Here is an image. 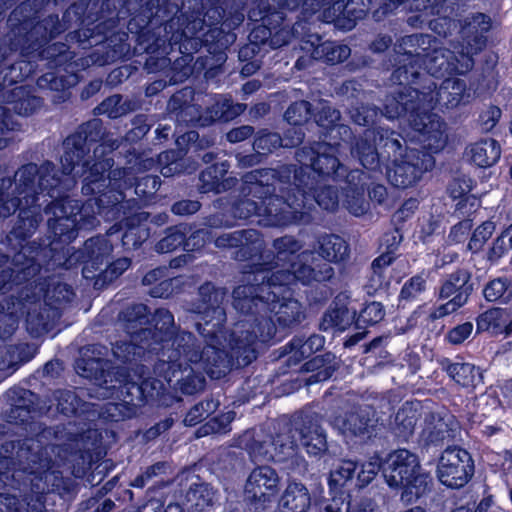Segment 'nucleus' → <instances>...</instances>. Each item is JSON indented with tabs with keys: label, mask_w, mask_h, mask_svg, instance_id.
I'll list each match as a JSON object with an SVG mask.
<instances>
[{
	"label": "nucleus",
	"mask_w": 512,
	"mask_h": 512,
	"mask_svg": "<svg viewBox=\"0 0 512 512\" xmlns=\"http://www.w3.org/2000/svg\"><path fill=\"white\" fill-rule=\"evenodd\" d=\"M459 430V423L449 413L429 412L424 419L423 440L427 445L442 446L453 441Z\"/></svg>",
	"instance_id": "20"
},
{
	"label": "nucleus",
	"mask_w": 512,
	"mask_h": 512,
	"mask_svg": "<svg viewBox=\"0 0 512 512\" xmlns=\"http://www.w3.org/2000/svg\"><path fill=\"white\" fill-rule=\"evenodd\" d=\"M119 389H120L121 395L124 396V398L126 399L125 401H128L129 403H134L135 401H137V402L145 401L141 381L135 382V381L129 380V374L127 371H126V380L123 382L117 383V387L115 388V391L119 390Z\"/></svg>",
	"instance_id": "61"
},
{
	"label": "nucleus",
	"mask_w": 512,
	"mask_h": 512,
	"mask_svg": "<svg viewBox=\"0 0 512 512\" xmlns=\"http://www.w3.org/2000/svg\"><path fill=\"white\" fill-rule=\"evenodd\" d=\"M386 132L389 137H398L394 131L381 129L377 132L367 129L352 148V155L357 157L360 163L369 170H375L380 162L390 160L391 149L384 148Z\"/></svg>",
	"instance_id": "19"
},
{
	"label": "nucleus",
	"mask_w": 512,
	"mask_h": 512,
	"mask_svg": "<svg viewBox=\"0 0 512 512\" xmlns=\"http://www.w3.org/2000/svg\"><path fill=\"white\" fill-rule=\"evenodd\" d=\"M145 347L137 345L133 342H117L112 347L114 358L121 363H128L140 358L144 352Z\"/></svg>",
	"instance_id": "52"
},
{
	"label": "nucleus",
	"mask_w": 512,
	"mask_h": 512,
	"mask_svg": "<svg viewBox=\"0 0 512 512\" xmlns=\"http://www.w3.org/2000/svg\"><path fill=\"white\" fill-rule=\"evenodd\" d=\"M177 333L179 331L175 322H156L154 329L149 327L140 328L137 338L146 342L152 340L154 343L173 342Z\"/></svg>",
	"instance_id": "44"
},
{
	"label": "nucleus",
	"mask_w": 512,
	"mask_h": 512,
	"mask_svg": "<svg viewBox=\"0 0 512 512\" xmlns=\"http://www.w3.org/2000/svg\"><path fill=\"white\" fill-rule=\"evenodd\" d=\"M26 292L22 291L20 295V299L17 302H10L9 300H5L4 302H0V318L6 316H14L17 311L20 310L22 313L27 309L28 314H30L29 305H35L38 301L43 298L45 309L53 310L51 315L47 314L46 316L41 314L40 318L43 320L44 318H55L60 315L57 313L58 310L62 309L67 303H69L73 297L74 293L72 289L65 283H53L51 287L44 291L43 284H36L33 288V292L31 294L28 293L30 289L25 287Z\"/></svg>",
	"instance_id": "11"
},
{
	"label": "nucleus",
	"mask_w": 512,
	"mask_h": 512,
	"mask_svg": "<svg viewBox=\"0 0 512 512\" xmlns=\"http://www.w3.org/2000/svg\"><path fill=\"white\" fill-rule=\"evenodd\" d=\"M24 252H19L14 256L15 269H5L0 273V292L9 290L13 284H21L34 277L39 271L40 266L33 259H26L22 262Z\"/></svg>",
	"instance_id": "30"
},
{
	"label": "nucleus",
	"mask_w": 512,
	"mask_h": 512,
	"mask_svg": "<svg viewBox=\"0 0 512 512\" xmlns=\"http://www.w3.org/2000/svg\"><path fill=\"white\" fill-rule=\"evenodd\" d=\"M312 496L308 487L300 481H289L278 503L279 512H308Z\"/></svg>",
	"instance_id": "27"
},
{
	"label": "nucleus",
	"mask_w": 512,
	"mask_h": 512,
	"mask_svg": "<svg viewBox=\"0 0 512 512\" xmlns=\"http://www.w3.org/2000/svg\"><path fill=\"white\" fill-rule=\"evenodd\" d=\"M214 237L215 245L219 248L241 246L242 250H260L263 246L259 233L253 229L225 232L217 236L212 235L211 238Z\"/></svg>",
	"instance_id": "34"
},
{
	"label": "nucleus",
	"mask_w": 512,
	"mask_h": 512,
	"mask_svg": "<svg viewBox=\"0 0 512 512\" xmlns=\"http://www.w3.org/2000/svg\"><path fill=\"white\" fill-rule=\"evenodd\" d=\"M149 236L148 230L143 225H131L122 236L123 246L127 249L136 248Z\"/></svg>",
	"instance_id": "64"
},
{
	"label": "nucleus",
	"mask_w": 512,
	"mask_h": 512,
	"mask_svg": "<svg viewBox=\"0 0 512 512\" xmlns=\"http://www.w3.org/2000/svg\"><path fill=\"white\" fill-rule=\"evenodd\" d=\"M340 118L339 111L333 109L327 102H320L318 112L315 115L316 123L328 130L329 142H320V144H330L335 148V156L340 153L341 144L337 142V138L340 137L343 141L350 138V128L346 125L337 124ZM319 143H316L310 148H317Z\"/></svg>",
	"instance_id": "22"
},
{
	"label": "nucleus",
	"mask_w": 512,
	"mask_h": 512,
	"mask_svg": "<svg viewBox=\"0 0 512 512\" xmlns=\"http://www.w3.org/2000/svg\"><path fill=\"white\" fill-rule=\"evenodd\" d=\"M112 251V245L104 236H97L87 240L83 250L79 255L74 256L75 259L86 263L83 268V276L85 278H93L90 275L91 269L97 270Z\"/></svg>",
	"instance_id": "26"
},
{
	"label": "nucleus",
	"mask_w": 512,
	"mask_h": 512,
	"mask_svg": "<svg viewBox=\"0 0 512 512\" xmlns=\"http://www.w3.org/2000/svg\"><path fill=\"white\" fill-rule=\"evenodd\" d=\"M416 421V412L409 406H403L390 422V428L395 437L407 441L414 433Z\"/></svg>",
	"instance_id": "41"
},
{
	"label": "nucleus",
	"mask_w": 512,
	"mask_h": 512,
	"mask_svg": "<svg viewBox=\"0 0 512 512\" xmlns=\"http://www.w3.org/2000/svg\"><path fill=\"white\" fill-rule=\"evenodd\" d=\"M95 433L86 423L69 421L53 427L43 428L38 437L52 443L42 447L41 441L34 438L22 440H5L1 445V453L11 455L16 453L19 469L35 476L31 480L32 491L21 499L29 512H43L46 497L49 492L69 490L68 483L54 469L55 465L66 460L67 456L75 450H80L79 444L85 446L86 438Z\"/></svg>",
	"instance_id": "3"
},
{
	"label": "nucleus",
	"mask_w": 512,
	"mask_h": 512,
	"mask_svg": "<svg viewBox=\"0 0 512 512\" xmlns=\"http://www.w3.org/2000/svg\"><path fill=\"white\" fill-rule=\"evenodd\" d=\"M318 512H373L365 503H352L347 498L335 497L325 503Z\"/></svg>",
	"instance_id": "50"
},
{
	"label": "nucleus",
	"mask_w": 512,
	"mask_h": 512,
	"mask_svg": "<svg viewBox=\"0 0 512 512\" xmlns=\"http://www.w3.org/2000/svg\"><path fill=\"white\" fill-rule=\"evenodd\" d=\"M279 170H255L243 177L242 193L245 198L233 206L234 217L247 219L257 217L264 226H287L293 224L300 213L299 203L291 204L285 198L284 186L278 182Z\"/></svg>",
	"instance_id": "6"
},
{
	"label": "nucleus",
	"mask_w": 512,
	"mask_h": 512,
	"mask_svg": "<svg viewBox=\"0 0 512 512\" xmlns=\"http://www.w3.org/2000/svg\"><path fill=\"white\" fill-rule=\"evenodd\" d=\"M436 474L443 485L452 489L462 488L474 475V461L465 449L448 446L438 459Z\"/></svg>",
	"instance_id": "14"
},
{
	"label": "nucleus",
	"mask_w": 512,
	"mask_h": 512,
	"mask_svg": "<svg viewBox=\"0 0 512 512\" xmlns=\"http://www.w3.org/2000/svg\"><path fill=\"white\" fill-rule=\"evenodd\" d=\"M61 165L65 178L61 179L52 163L40 167L30 163L19 168L14 180H0V221L8 218L19 208L18 220L11 236L19 239L31 237L42 220L39 195L53 199L45 212L48 228L53 233L52 244L56 241L70 242L76 231L92 229L99 224L97 215L106 208L114 207L123 199V190L135 184L137 195L156 192L158 178L145 176L136 181L133 168L111 169L113 160L102 157L106 147L101 144L94 149V162L85 159L90 147L83 133H75L64 141Z\"/></svg>",
	"instance_id": "1"
},
{
	"label": "nucleus",
	"mask_w": 512,
	"mask_h": 512,
	"mask_svg": "<svg viewBox=\"0 0 512 512\" xmlns=\"http://www.w3.org/2000/svg\"><path fill=\"white\" fill-rule=\"evenodd\" d=\"M173 350L168 356L169 362L184 361L199 363L202 359L204 348L197 338L187 331H180L172 343Z\"/></svg>",
	"instance_id": "29"
},
{
	"label": "nucleus",
	"mask_w": 512,
	"mask_h": 512,
	"mask_svg": "<svg viewBox=\"0 0 512 512\" xmlns=\"http://www.w3.org/2000/svg\"><path fill=\"white\" fill-rule=\"evenodd\" d=\"M281 477L268 465L255 467L248 475L243 488V502L253 512L270 508L281 490Z\"/></svg>",
	"instance_id": "12"
},
{
	"label": "nucleus",
	"mask_w": 512,
	"mask_h": 512,
	"mask_svg": "<svg viewBox=\"0 0 512 512\" xmlns=\"http://www.w3.org/2000/svg\"><path fill=\"white\" fill-rule=\"evenodd\" d=\"M401 55L399 66L393 72V80L416 83L421 78L440 77L451 73H466L473 67V58L458 45L453 50L439 47L438 41L430 35H409L396 46Z\"/></svg>",
	"instance_id": "5"
},
{
	"label": "nucleus",
	"mask_w": 512,
	"mask_h": 512,
	"mask_svg": "<svg viewBox=\"0 0 512 512\" xmlns=\"http://www.w3.org/2000/svg\"><path fill=\"white\" fill-rule=\"evenodd\" d=\"M138 413V404L122 402H109L99 410V416L111 422H119L135 417Z\"/></svg>",
	"instance_id": "43"
},
{
	"label": "nucleus",
	"mask_w": 512,
	"mask_h": 512,
	"mask_svg": "<svg viewBox=\"0 0 512 512\" xmlns=\"http://www.w3.org/2000/svg\"><path fill=\"white\" fill-rule=\"evenodd\" d=\"M512 249V224L505 228L493 241L489 251L490 260H498Z\"/></svg>",
	"instance_id": "55"
},
{
	"label": "nucleus",
	"mask_w": 512,
	"mask_h": 512,
	"mask_svg": "<svg viewBox=\"0 0 512 512\" xmlns=\"http://www.w3.org/2000/svg\"><path fill=\"white\" fill-rule=\"evenodd\" d=\"M224 297L223 289H217L211 283H206L199 288V302L189 310L211 320H221L225 317V311L221 306Z\"/></svg>",
	"instance_id": "25"
},
{
	"label": "nucleus",
	"mask_w": 512,
	"mask_h": 512,
	"mask_svg": "<svg viewBox=\"0 0 512 512\" xmlns=\"http://www.w3.org/2000/svg\"><path fill=\"white\" fill-rule=\"evenodd\" d=\"M272 260L260 264L252 273H247L248 285L233 291V305L242 313H253L260 304L263 308L280 315L277 320L300 317V303L291 297L290 286L296 280L303 284L325 281L332 277L333 269L321 263L313 252L304 251L302 244L292 236L273 241Z\"/></svg>",
	"instance_id": "2"
},
{
	"label": "nucleus",
	"mask_w": 512,
	"mask_h": 512,
	"mask_svg": "<svg viewBox=\"0 0 512 512\" xmlns=\"http://www.w3.org/2000/svg\"><path fill=\"white\" fill-rule=\"evenodd\" d=\"M440 365L462 387H475L481 382V373L470 363H451L448 359H443L440 361Z\"/></svg>",
	"instance_id": "38"
},
{
	"label": "nucleus",
	"mask_w": 512,
	"mask_h": 512,
	"mask_svg": "<svg viewBox=\"0 0 512 512\" xmlns=\"http://www.w3.org/2000/svg\"><path fill=\"white\" fill-rule=\"evenodd\" d=\"M4 399L7 406H25L36 408L38 396L32 391L23 387L15 386L6 391Z\"/></svg>",
	"instance_id": "49"
},
{
	"label": "nucleus",
	"mask_w": 512,
	"mask_h": 512,
	"mask_svg": "<svg viewBox=\"0 0 512 512\" xmlns=\"http://www.w3.org/2000/svg\"><path fill=\"white\" fill-rule=\"evenodd\" d=\"M297 430L285 425L279 432L272 435V456L274 462H284L296 455L298 445L296 441Z\"/></svg>",
	"instance_id": "35"
},
{
	"label": "nucleus",
	"mask_w": 512,
	"mask_h": 512,
	"mask_svg": "<svg viewBox=\"0 0 512 512\" xmlns=\"http://www.w3.org/2000/svg\"><path fill=\"white\" fill-rule=\"evenodd\" d=\"M310 104L306 101L293 103L285 113V119L293 126H300L308 120Z\"/></svg>",
	"instance_id": "62"
},
{
	"label": "nucleus",
	"mask_w": 512,
	"mask_h": 512,
	"mask_svg": "<svg viewBox=\"0 0 512 512\" xmlns=\"http://www.w3.org/2000/svg\"><path fill=\"white\" fill-rule=\"evenodd\" d=\"M244 111V105L232 104L230 100L224 99L216 101L209 109V118L211 121H229Z\"/></svg>",
	"instance_id": "48"
},
{
	"label": "nucleus",
	"mask_w": 512,
	"mask_h": 512,
	"mask_svg": "<svg viewBox=\"0 0 512 512\" xmlns=\"http://www.w3.org/2000/svg\"><path fill=\"white\" fill-rule=\"evenodd\" d=\"M348 254L346 242L339 236L326 235L320 240V255L329 262H338Z\"/></svg>",
	"instance_id": "45"
},
{
	"label": "nucleus",
	"mask_w": 512,
	"mask_h": 512,
	"mask_svg": "<svg viewBox=\"0 0 512 512\" xmlns=\"http://www.w3.org/2000/svg\"><path fill=\"white\" fill-rule=\"evenodd\" d=\"M466 154L475 165L485 168L498 161L501 148L496 140L488 138L472 144Z\"/></svg>",
	"instance_id": "36"
},
{
	"label": "nucleus",
	"mask_w": 512,
	"mask_h": 512,
	"mask_svg": "<svg viewBox=\"0 0 512 512\" xmlns=\"http://www.w3.org/2000/svg\"><path fill=\"white\" fill-rule=\"evenodd\" d=\"M359 464L351 459H342L338 465L330 471L329 485L330 487H343L348 481L354 477L355 471Z\"/></svg>",
	"instance_id": "46"
},
{
	"label": "nucleus",
	"mask_w": 512,
	"mask_h": 512,
	"mask_svg": "<svg viewBox=\"0 0 512 512\" xmlns=\"http://www.w3.org/2000/svg\"><path fill=\"white\" fill-rule=\"evenodd\" d=\"M384 148L391 149L393 167L387 172L389 182L398 188H407L415 184L423 172L432 166L431 156L416 149H407L403 153L398 137H389L386 132Z\"/></svg>",
	"instance_id": "10"
},
{
	"label": "nucleus",
	"mask_w": 512,
	"mask_h": 512,
	"mask_svg": "<svg viewBox=\"0 0 512 512\" xmlns=\"http://www.w3.org/2000/svg\"><path fill=\"white\" fill-rule=\"evenodd\" d=\"M53 398L58 411L66 416L90 411V403L82 401L73 390L58 389L54 391Z\"/></svg>",
	"instance_id": "40"
},
{
	"label": "nucleus",
	"mask_w": 512,
	"mask_h": 512,
	"mask_svg": "<svg viewBox=\"0 0 512 512\" xmlns=\"http://www.w3.org/2000/svg\"><path fill=\"white\" fill-rule=\"evenodd\" d=\"M217 498V491L208 483H193L185 494V503L189 510L202 512L212 507Z\"/></svg>",
	"instance_id": "37"
},
{
	"label": "nucleus",
	"mask_w": 512,
	"mask_h": 512,
	"mask_svg": "<svg viewBox=\"0 0 512 512\" xmlns=\"http://www.w3.org/2000/svg\"><path fill=\"white\" fill-rule=\"evenodd\" d=\"M437 86L431 78H425V85L421 91L423 102V119L426 123H418L413 121V125L417 131L426 130L427 149L432 152L441 150L446 144L444 124L435 114L429 111L435 106L441 108L453 109L460 105H465L471 100V92L467 89L466 82L458 78L445 79L440 87Z\"/></svg>",
	"instance_id": "7"
},
{
	"label": "nucleus",
	"mask_w": 512,
	"mask_h": 512,
	"mask_svg": "<svg viewBox=\"0 0 512 512\" xmlns=\"http://www.w3.org/2000/svg\"><path fill=\"white\" fill-rule=\"evenodd\" d=\"M302 49L310 52L312 58L322 60L330 64L343 62L351 53V50L347 45L332 41L317 44L313 41H306Z\"/></svg>",
	"instance_id": "32"
},
{
	"label": "nucleus",
	"mask_w": 512,
	"mask_h": 512,
	"mask_svg": "<svg viewBox=\"0 0 512 512\" xmlns=\"http://www.w3.org/2000/svg\"><path fill=\"white\" fill-rule=\"evenodd\" d=\"M282 145V138L277 133L262 130L254 141V150L259 154H267Z\"/></svg>",
	"instance_id": "58"
},
{
	"label": "nucleus",
	"mask_w": 512,
	"mask_h": 512,
	"mask_svg": "<svg viewBox=\"0 0 512 512\" xmlns=\"http://www.w3.org/2000/svg\"><path fill=\"white\" fill-rule=\"evenodd\" d=\"M299 435L301 444L309 455L318 457L328 452L327 435L317 415L304 418Z\"/></svg>",
	"instance_id": "23"
},
{
	"label": "nucleus",
	"mask_w": 512,
	"mask_h": 512,
	"mask_svg": "<svg viewBox=\"0 0 512 512\" xmlns=\"http://www.w3.org/2000/svg\"><path fill=\"white\" fill-rule=\"evenodd\" d=\"M272 434L263 429L245 431L238 438V446L245 450L253 462L273 461Z\"/></svg>",
	"instance_id": "24"
},
{
	"label": "nucleus",
	"mask_w": 512,
	"mask_h": 512,
	"mask_svg": "<svg viewBox=\"0 0 512 512\" xmlns=\"http://www.w3.org/2000/svg\"><path fill=\"white\" fill-rule=\"evenodd\" d=\"M189 230L190 228L186 224L169 228L167 230V235L157 243V251L160 253H168L181 245L184 246V239Z\"/></svg>",
	"instance_id": "47"
},
{
	"label": "nucleus",
	"mask_w": 512,
	"mask_h": 512,
	"mask_svg": "<svg viewBox=\"0 0 512 512\" xmlns=\"http://www.w3.org/2000/svg\"><path fill=\"white\" fill-rule=\"evenodd\" d=\"M179 153L170 150L162 152L158 155L157 164L161 166V174L164 177H170L179 173L182 169V164L179 161Z\"/></svg>",
	"instance_id": "60"
},
{
	"label": "nucleus",
	"mask_w": 512,
	"mask_h": 512,
	"mask_svg": "<svg viewBox=\"0 0 512 512\" xmlns=\"http://www.w3.org/2000/svg\"><path fill=\"white\" fill-rule=\"evenodd\" d=\"M296 159L301 164L299 169L286 165L279 169L280 184L284 186L285 198L291 204L299 203V218L294 222L303 221L306 210L317 203L325 210H334L338 205V194L331 186L315 191L319 183L317 177H332L339 180L346 175V168L335 156V148L330 144H319L317 148H301L296 152Z\"/></svg>",
	"instance_id": "4"
},
{
	"label": "nucleus",
	"mask_w": 512,
	"mask_h": 512,
	"mask_svg": "<svg viewBox=\"0 0 512 512\" xmlns=\"http://www.w3.org/2000/svg\"><path fill=\"white\" fill-rule=\"evenodd\" d=\"M62 25L58 20L57 16H50L43 21V23L36 25L28 35V40H31L36 34H39L42 30H45V34L42 35L41 40L37 43L30 44L23 48V53L29 56L36 52L43 43H46L48 39L54 38L57 34L62 31Z\"/></svg>",
	"instance_id": "42"
},
{
	"label": "nucleus",
	"mask_w": 512,
	"mask_h": 512,
	"mask_svg": "<svg viewBox=\"0 0 512 512\" xmlns=\"http://www.w3.org/2000/svg\"><path fill=\"white\" fill-rule=\"evenodd\" d=\"M491 18L483 13H473L466 16L461 22V38L463 43L458 44L464 52L473 55L480 52L486 45V33L491 28Z\"/></svg>",
	"instance_id": "21"
},
{
	"label": "nucleus",
	"mask_w": 512,
	"mask_h": 512,
	"mask_svg": "<svg viewBox=\"0 0 512 512\" xmlns=\"http://www.w3.org/2000/svg\"><path fill=\"white\" fill-rule=\"evenodd\" d=\"M339 367L340 360L336 355L332 352H326L305 362L302 366V370L315 372L307 379V384H313L329 379Z\"/></svg>",
	"instance_id": "33"
},
{
	"label": "nucleus",
	"mask_w": 512,
	"mask_h": 512,
	"mask_svg": "<svg viewBox=\"0 0 512 512\" xmlns=\"http://www.w3.org/2000/svg\"><path fill=\"white\" fill-rule=\"evenodd\" d=\"M230 331L240 340L238 342L243 349L239 363L249 365L257 358L256 342L266 343L273 340L277 328L275 322H235Z\"/></svg>",
	"instance_id": "18"
},
{
	"label": "nucleus",
	"mask_w": 512,
	"mask_h": 512,
	"mask_svg": "<svg viewBox=\"0 0 512 512\" xmlns=\"http://www.w3.org/2000/svg\"><path fill=\"white\" fill-rule=\"evenodd\" d=\"M495 223L493 221H485L480 226H478L468 243V249L473 252L479 251L487 240L492 236L495 231Z\"/></svg>",
	"instance_id": "59"
},
{
	"label": "nucleus",
	"mask_w": 512,
	"mask_h": 512,
	"mask_svg": "<svg viewBox=\"0 0 512 512\" xmlns=\"http://www.w3.org/2000/svg\"><path fill=\"white\" fill-rule=\"evenodd\" d=\"M8 102L19 115H29L35 112L41 105L39 97L32 93L26 86H18L10 91Z\"/></svg>",
	"instance_id": "39"
},
{
	"label": "nucleus",
	"mask_w": 512,
	"mask_h": 512,
	"mask_svg": "<svg viewBox=\"0 0 512 512\" xmlns=\"http://www.w3.org/2000/svg\"><path fill=\"white\" fill-rule=\"evenodd\" d=\"M36 408H28L25 406H7L2 412L3 419L12 424H23L32 418V413Z\"/></svg>",
	"instance_id": "63"
},
{
	"label": "nucleus",
	"mask_w": 512,
	"mask_h": 512,
	"mask_svg": "<svg viewBox=\"0 0 512 512\" xmlns=\"http://www.w3.org/2000/svg\"><path fill=\"white\" fill-rule=\"evenodd\" d=\"M196 328L208 342L200 362L211 378L220 379L234 368L247 366L239 363L243 351L238 342L240 340L234 337L223 322H197Z\"/></svg>",
	"instance_id": "9"
},
{
	"label": "nucleus",
	"mask_w": 512,
	"mask_h": 512,
	"mask_svg": "<svg viewBox=\"0 0 512 512\" xmlns=\"http://www.w3.org/2000/svg\"><path fill=\"white\" fill-rule=\"evenodd\" d=\"M366 175L360 170H352L346 175V208L355 216L363 215L368 209L364 198Z\"/></svg>",
	"instance_id": "28"
},
{
	"label": "nucleus",
	"mask_w": 512,
	"mask_h": 512,
	"mask_svg": "<svg viewBox=\"0 0 512 512\" xmlns=\"http://www.w3.org/2000/svg\"><path fill=\"white\" fill-rule=\"evenodd\" d=\"M381 470L387 485L401 490L400 501L404 505L416 503L431 490V477L422 469L418 456L407 449L389 453Z\"/></svg>",
	"instance_id": "8"
},
{
	"label": "nucleus",
	"mask_w": 512,
	"mask_h": 512,
	"mask_svg": "<svg viewBox=\"0 0 512 512\" xmlns=\"http://www.w3.org/2000/svg\"><path fill=\"white\" fill-rule=\"evenodd\" d=\"M470 278V272L465 269H459L447 277L441 287L440 296L449 300L436 308L429 309L431 320L448 316L467 302L473 289Z\"/></svg>",
	"instance_id": "16"
},
{
	"label": "nucleus",
	"mask_w": 512,
	"mask_h": 512,
	"mask_svg": "<svg viewBox=\"0 0 512 512\" xmlns=\"http://www.w3.org/2000/svg\"><path fill=\"white\" fill-rule=\"evenodd\" d=\"M233 419L234 412H228L214 417L198 429L197 435L205 436L208 434L226 433L229 431V425Z\"/></svg>",
	"instance_id": "54"
},
{
	"label": "nucleus",
	"mask_w": 512,
	"mask_h": 512,
	"mask_svg": "<svg viewBox=\"0 0 512 512\" xmlns=\"http://www.w3.org/2000/svg\"><path fill=\"white\" fill-rule=\"evenodd\" d=\"M205 382V377L201 372H195L191 369L178 380V385L183 394L193 395L204 389Z\"/></svg>",
	"instance_id": "57"
},
{
	"label": "nucleus",
	"mask_w": 512,
	"mask_h": 512,
	"mask_svg": "<svg viewBox=\"0 0 512 512\" xmlns=\"http://www.w3.org/2000/svg\"><path fill=\"white\" fill-rule=\"evenodd\" d=\"M355 314V310L348 307V296L339 294L331 303L323 320H354Z\"/></svg>",
	"instance_id": "51"
},
{
	"label": "nucleus",
	"mask_w": 512,
	"mask_h": 512,
	"mask_svg": "<svg viewBox=\"0 0 512 512\" xmlns=\"http://www.w3.org/2000/svg\"><path fill=\"white\" fill-rule=\"evenodd\" d=\"M483 294L488 301L506 302L512 296V288L509 287L506 279L497 278L485 286Z\"/></svg>",
	"instance_id": "53"
},
{
	"label": "nucleus",
	"mask_w": 512,
	"mask_h": 512,
	"mask_svg": "<svg viewBox=\"0 0 512 512\" xmlns=\"http://www.w3.org/2000/svg\"><path fill=\"white\" fill-rule=\"evenodd\" d=\"M394 83H400L392 79ZM413 83H403L398 91L386 97L384 105V115L388 119L400 118L403 115L409 114L408 121L414 132L413 139L419 141L427 148L426 130L422 132L417 131L413 125V121L418 123H426L423 118V102L421 91L417 87L411 86Z\"/></svg>",
	"instance_id": "13"
},
{
	"label": "nucleus",
	"mask_w": 512,
	"mask_h": 512,
	"mask_svg": "<svg viewBox=\"0 0 512 512\" xmlns=\"http://www.w3.org/2000/svg\"><path fill=\"white\" fill-rule=\"evenodd\" d=\"M74 368L78 375L93 381L104 398L113 396L117 383L126 380V368L109 367L85 356L79 355Z\"/></svg>",
	"instance_id": "17"
},
{
	"label": "nucleus",
	"mask_w": 512,
	"mask_h": 512,
	"mask_svg": "<svg viewBox=\"0 0 512 512\" xmlns=\"http://www.w3.org/2000/svg\"><path fill=\"white\" fill-rule=\"evenodd\" d=\"M115 508V503L110 498H104L101 491L82 501L78 506V511L81 512H111Z\"/></svg>",
	"instance_id": "56"
},
{
	"label": "nucleus",
	"mask_w": 512,
	"mask_h": 512,
	"mask_svg": "<svg viewBox=\"0 0 512 512\" xmlns=\"http://www.w3.org/2000/svg\"><path fill=\"white\" fill-rule=\"evenodd\" d=\"M328 417L331 425L344 436L371 439L379 431L377 411L371 405L355 406L344 415L333 413Z\"/></svg>",
	"instance_id": "15"
},
{
	"label": "nucleus",
	"mask_w": 512,
	"mask_h": 512,
	"mask_svg": "<svg viewBox=\"0 0 512 512\" xmlns=\"http://www.w3.org/2000/svg\"><path fill=\"white\" fill-rule=\"evenodd\" d=\"M228 169L229 164L227 162H221L208 167L200 175V191L202 193H220L233 187L236 183V179L231 177L224 178Z\"/></svg>",
	"instance_id": "31"
}]
</instances>
